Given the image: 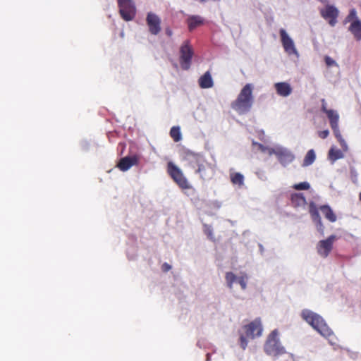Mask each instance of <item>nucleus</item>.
<instances>
[{
	"instance_id": "1",
	"label": "nucleus",
	"mask_w": 361,
	"mask_h": 361,
	"mask_svg": "<svg viewBox=\"0 0 361 361\" xmlns=\"http://www.w3.org/2000/svg\"><path fill=\"white\" fill-rule=\"evenodd\" d=\"M252 90L253 85L251 83L246 84L232 104L233 109L240 114H246L250 110L254 100Z\"/></svg>"
},
{
	"instance_id": "2",
	"label": "nucleus",
	"mask_w": 361,
	"mask_h": 361,
	"mask_svg": "<svg viewBox=\"0 0 361 361\" xmlns=\"http://www.w3.org/2000/svg\"><path fill=\"white\" fill-rule=\"evenodd\" d=\"M301 317L307 323H308L314 329L323 336L329 337L332 334L331 329L326 324L324 319L318 314L305 309L302 311Z\"/></svg>"
},
{
	"instance_id": "3",
	"label": "nucleus",
	"mask_w": 361,
	"mask_h": 361,
	"mask_svg": "<svg viewBox=\"0 0 361 361\" xmlns=\"http://www.w3.org/2000/svg\"><path fill=\"white\" fill-rule=\"evenodd\" d=\"M187 159L190 166L193 169H196L195 172L202 178H208L212 176L213 169L211 165L206 161L203 156L195 153H188Z\"/></svg>"
},
{
	"instance_id": "4",
	"label": "nucleus",
	"mask_w": 361,
	"mask_h": 361,
	"mask_svg": "<svg viewBox=\"0 0 361 361\" xmlns=\"http://www.w3.org/2000/svg\"><path fill=\"white\" fill-rule=\"evenodd\" d=\"M243 329L244 334H241L240 335L239 341L240 347L245 350L247 346V338L253 339L262 335L263 328L261 319L259 318L255 319L248 324L244 325Z\"/></svg>"
},
{
	"instance_id": "5",
	"label": "nucleus",
	"mask_w": 361,
	"mask_h": 361,
	"mask_svg": "<svg viewBox=\"0 0 361 361\" xmlns=\"http://www.w3.org/2000/svg\"><path fill=\"white\" fill-rule=\"evenodd\" d=\"M265 353L271 356H279L286 353L285 348L281 345L277 329L273 330L268 336L264 345Z\"/></svg>"
},
{
	"instance_id": "6",
	"label": "nucleus",
	"mask_w": 361,
	"mask_h": 361,
	"mask_svg": "<svg viewBox=\"0 0 361 361\" xmlns=\"http://www.w3.org/2000/svg\"><path fill=\"white\" fill-rule=\"evenodd\" d=\"M168 172L180 188L182 189L191 188V185L183 175L182 171L173 162L168 164Z\"/></svg>"
},
{
	"instance_id": "7",
	"label": "nucleus",
	"mask_w": 361,
	"mask_h": 361,
	"mask_svg": "<svg viewBox=\"0 0 361 361\" xmlns=\"http://www.w3.org/2000/svg\"><path fill=\"white\" fill-rule=\"evenodd\" d=\"M119 12L126 21L132 20L135 16L136 9L133 0H118Z\"/></svg>"
},
{
	"instance_id": "8",
	"label": "nucleus",
	"mask_w": 361,
	"mask_h": 361,
	"mask_svg": "<svg viewBox=\"0 0 361 361\" xmlns=\"http://www.w3.org/2000/svg\"><path fill=\"white\" fill-rule=\"evenodd\" d=\"M279 33L281 37V41L285 52L289 56L294 55L297 59H298L300 57V54L295 47L293 39L283 28L280 30Z\"/></svg>"
},
{
	"instance_id": "9",
	"label": "nucleus",
	"mask_w": 361,
	"mask_h": 361,
	"mask_svg": "<svg viewBox=\"0 0 361 361\" xmlns=\"http://www.w3.org/2000/svg\"><path fill=\"white\" fill-rule=\"evenodd\" d=\"M180 65L183 69L188 70L190 66L191 59L193 55L192 48L186 41L180 49Z\"/></svg>"
},
{
	"instance_id": "10",
	"label": "nucleus",
	"mask_w": 361,
	"mask_h": 361,
	"mask_svg": "<svg viewBox=\"0 0 361 361\" xmlns=\"http://www.w3.org/2000/svg\"><path fill=\"white\" fill-rule=\"evenodd\" d=\"M338 10L332 5H326L324 8L320 10L321 16L326 20L331 26H334L337 23L338 16Z\"/></svg>"
},
{
	"instance_id": "11",
	"label": "nucleus",
	"mask_w": 361,
	"mask_h": 361,
	"mask_svg": "<svg viewBox=\"0 0 361 361\" xmlns=\"http://www.w3.org/2000/svg\"><path fill=\"white\" fill-rule=\"evenodd\" d=\"M146 22L151 34L157 35L161 31V19L155 13L149 12L147 15Z\"/></svg>"
},
{
	"instance_id": "12",
	"label": "nucleus",
	"mask_w": 361,
	"mask_h": 361,
	"mask_svg": "<svg viewBox=\"0 0 361 361\" xmlns=\"http://www.w3.org/2000/svg\"><path fill=\"white\" fill-rule=\"evenodd\" d=\"M277 158L279 161L283 166H286L295 159V155L288 149L279 146L277 152Z\"/></svg>"
},
{
	"instance_id": "13",
	"label": "nucleus",
	"mask_w": 361,
	"mask_h": 361,
	"mask_svg": "<svg viewBox=\"0 0 361 361\" xmlns=\"http://www.w3.org/2000/svg\"><path fill=\"white\" fill-rule=\"evenodd\" d=\"M140 158L137 155L127 156L121 158L117 164L118 169L122 171H128L131 166L137 165Z\"/></svg>"
},
{
	"instance_id": "14",
	"label": "nucleus",
	"mask_w": 361,
	"mask_h": 361,
	"mask_svg": "<svg viewBox=\"0 0 361 361\" xmlns=\"http://www.w3.org/2000/svg\"><path fill=\"white\" fill-rule=\"evenodd\" d=\"M274 88L276 93L283 97L289 96L293 91L290 85L286 82H280L274 84Z\"/></svg>"
},
{
	"instance_id": "15",
	"label": "nucleus",
	"mask_w": 361,
	"mask_h": 361,
	"mask_svg": "<svg viewBox=\"0 0 361 361\" xmlns=\"http://www.w3.org/2000/svg\"><path fill=\"white\" fill-rule=\"evenodd\" d=\"M310 213L311 214L313 221L316 224L317 230L323 232L324 226L322 223L321 217L319 216L317 208L314 202L310 204Z\"/></svg>"
},
{
	"instance_id": "16",
	"label": "nucleus",
	"mask_w": 361,
	"mask_h": 361,
	"mask_svg": "<svg viewBox=\"0 0 361 361\" xmlns=\"http://www.w3.org/2000/svg\"><path fill=\"white\" fill-rule=\"evenodd\" d=\"M349 30L357 40H361V21L359 19L352 22Z\"/></svg>"
},
{
	"instance_id": "17",
	"label": "nucleus",
	"mask_w": 361,
	"mask_h": 361,
	"mask_svg": "<svg viewBox=\"0 0 361 361\" xmlns=\"http://www.w3.org/2000/svg\"><path fill=\"white\" fill-rule=\"evenodd\" d=\"M199 85L202 88H210L213 86V80L209 72H206L199 80Z\"/></svg>"
},
{
	"instance_id": "18",
	"label": "nucleus",
	"mask_w": 361,
	"mask_h": 361,
	"mask_svg": "<svg viewBox=\"0 0 361 361\" xmlns=\"http://www.w3.org/2000/svg\"><path fill=\"white\" fill-rule=\"evenodd\" d=\"M320 210L324 215L325 218L327 219L329 221L335 222L336 221V216L329 205L322 206L320 207Z\"/></svg>"
},
{
	"instance_id": "19",
	"label": "nucleus",
	"mask_w": 361,
	"mask_h": 361,
	"mask_svg": "<svg viewBox=\"0 0 361 361\" xmlns=\"http://www.w3.org/2000/svg\"><path fill=\"white\" fill-rule=\"evenodd\" d=\"M326 116L329 120L330 126H335L338 124V119L339 116L337 111L330 109L329 111H326Z\"/></svg>"
},
{
	"instance_id": "20",
	"label": "nucleus",
	"mask_w": 361,
	"mask_h": 361,
	"mask_svg": "<svg viewBox=\"0 0 361 361\" xmlns=\"http://www.w3.org/2000/svg\"><path fill=\"white\" fill-rule=\"evenodd\" d=\"M315 158H316V155H315L314 151L313 149H310L307 152V154L303 159V162L302 164V166L305 167V166H308L312 164L315 160Z\"/></svg>"
},
{
	"instance_id": "21",
	"label": "nucleus",
	"mask_w": 361,
	"mask_h": 361,
	"mask_svg": "<svg viewBox=\"0 0 361 361\" xmlns=\"http://www.w3.org/2000/svg\"><path fill=\"white\" fill-rule=\"evenodd\" d=\"M203 23V19L199 16H192L188 18V26L190 30Z\"/></svg>"
},
{
	"instance_id": "22",
	"label": "nucleus",
	"mask_w": 361,
	"mask_h": 361,
	"mask_svg": "<svg viewBox=\"0 0 361 361\" xmlns=\"http://www.w3.org/2000/svg\"><path fill=\"white\" fill-rule=\"evenodd\" d=\"M344 155L341 150L331 147L329 152V157L332 161L343 158Z\"/></svg>"
},
{
	"instance_id": "23",
	"label": "nucleus",
	"mask_w": 361,
	"mask_h": 361,
	"mask_svg": "<svg viewBox=\"0 0 361 361\" xmlns=\"http://www.w3.org/2000/svg\"><path fill=\"white\" fill-rule=\"evenodd\" d=\"M336 238V235H331L327 239L320 240L319 248H331Z\"/></svg>"
},
{
	"instance_id": "24",
	"label": "nucleus",
	"mask_w": 361,
	"mask_h": 361,
	"mask_svg": "<svg viewBox=\"0 0 361 361\" xmlns=\"http://www.w3.org/2000/svg\"><path fill=\"white\" fill-rule=\"evenodd\" d=\"M231 180L233 184L242 186L244 182V176L240 173H231Z\"/></svg>"
},
{
	"instance_id": "25",
	"label": "nucleus",
	"mask_w": 361,
	"mask_h": 361,
	"mask_svg": "<svg viewBox=\"0 0 361 361\" xmlns=\"http://www.w3.org/2000/svg\"><path fill=\"white\" fill-rule=\"evenodd\" d=\"M170 135L175 142H178L181 140L180 130L178 126H173L170 130Z\"/></svg>"
},
{
	"instance_id": "26",
	"label": "nucleus",
	"mask_w": 361,
	"mask_h": 361,
	"mask_svg": "<svg viewBox=\"0 0 361 361\" xmlns=\"http://www.w3.org/2000/svg\"><path fill=\"white\" fill-rule=\"evenodd\" d=\"M292 202L296 206L305 205L306 200L302 194H295L292 196Z\"/></svg>"
},
{
	"instance_id": "27",
	"label": "nucleus",
	"mask_w": 361,
	"mask_h": 361,
	"mask_svg": "<svg viewBox=\"0 0 361 361\" xmlns=\"http://www.w3.org/2000/svg\"><path fill=\"white\" fill-rule=\"evenodd\" d=\"M226 281L227 283V286L230 289L233 288V283L237 281L238 277L233 272H227L226 274Z\"/></svg>"
},
{
	"instance_id": "28",
	"label": "nucleus",
	"mask_w": 361,
	"mask_h": 361,
	"mask_svg": "<svg viewBox=\"0 0 361 361\" xmlns=\"http://www.w3.org/2000/svg\"><path fill=\"white\" fill-rule=\"evenodd\" d=\"M247 276L246 274H242L239 277H238L237 281L243 290H245L247 287Z\"/></svg>"
},
{
	"instance_id": "29",
	"label": "nucleus",
	"mask_w": 361,
	"mask_h": 361,
	"mask_svg": "<svg viewBox=\"0 0 361 361\" xmlns=\"http://www.w3.org/2000/svg\"><path fill=\"white\" fill-rule=\"evenodd\" d=\"M310 188V185L307 182H302L293 185V188L298 190H308Z\"/></svg>"
},
{
	"instance_id": "30",
	"label": "nucleus",
	"mask_w": 361,
	"mask_h": 361,
	"mask_svg": "<svg viewBox=\"0 0 361 361\" xmlns=\"http://www.w3.org/2000/svg\"><path fill=\"white\" fill-rule=\"evenodd\" d=\"M204 232L209 239H211V240L214 239L213 229H212V226L204 224Z\"/></svg>"
},
{
	"instance_id": "31",
	"label": "nucleus",
	"mask_w": 361,
	"mask_h": 361,
	"mask_svg": "<svg viewBox=\"0 0 361 361\" xmlns=\"http://www.w3.org/2000/svg\"><path fill=\"white\" fill-rule=\"evenodd\" d=\"M356 19H358L357 17V12L355 8H353L350 11L349 14L345 18V22H349L353 20H355Z\"/></svg>"
},
{
	"instance_id": "32",
	"label": "nucleus",
	"mask_w": 361,
	"mask_h": 361,
	"mask_svg": "<svg viewBox=\"0 0 361 361\" xmlns=\"http://www.w3.org/2000/svg\"><path fill=\"white\" fill-rule=\"evenodd\" d=\"M324 60L327 66H338L337 63L330 56H326Z\"/></svg>"
},
{
	"instance_id": "33",
	"label": "nucleus",
	"mask_w": 361,
	"mask_h": 361,
	"mask_svg": "<svg viewBox=\"0 0 361 361\" xmlns=\"http://www.w3.org/2000/svg\"><path fill=\"white\" fill-rule=\"evenodd\" d=\"M331 128H332L334 133L336 137L337 138L338 141L340 140L341 138H343L341 136V132L339 130V128H338V124L337 126H336V127L331 126Z\"/></svg>"
},
{
	"instance_id": "34",
	"label": "nucleus",
	"mask_w": 361,
	"mask_h": 361,
	"mask_svg": "<svg viewBox=\"0 0 361 361\" xmlns=\"http://www.w3.org/2000/svg\"><path fill=\"white\" fill-rule=\"evenodd\" d=\"M278 147L279 146H276L274 148L267 147V153L269 155L275 154L277 157Z\"/></svg>"
},
{
	"instance_id": "35",
	"label": "nucleus",
	"mask_w": 361,
	"mask_h": 361,
	"mask_svg": "<svg viewBox=\"0 0 361 361\" xmlns=\"http://www.w3.org/2000/svg\"><path fill=\"white\" fill-rule=\"evenodd\" d=\"M256 174L258 176V178L262 180H266L267 179L265 172L262 170H258L256 172Z\"/></svg>"
},
{
	"instance_id": "36",
	"label": "nucleus",
	"mask_w": 361,
	"mask_h": 361,
	"mask_svg": "<svg viewBox=\"0 0 361 361\" xmlns=\"http://www.w3.org/2000/svg\"><path fill=\"white\" fill-rule=\"evenodd\" d=\"M329 134V131L328 130H324L323 131L319 132V136L322 139L327 137Z\"/></svg>"
},
{
	"instance_id": "37",
	"label": "nucleus",
	"mask_w": 361,
	"mask_h": 361,
	"mask_svg": "<svg viewBox=\"0 0 361 361\" xmlns=\"http://www.w3.org/2000/svg\"><path fill=\"white\" fill-rule=\"evenodd\" d=\"M330 251L331 250H319L318 252L322 257H326L329 255Z\"/></svg>"
},
{
	"instance_id": "38",
	"label": "nucleus",
	"mask_w": 361,
	"mask_h": 361,
	"mask_svg": "<svg viewBox=\"0 0 361 361\" xmlns=\"http://www.w3.org/2000/svg\"><path fill=\"white\" fill-rule=\"evenodd\" d=\"M338 142H340L343 151H347L348 145H347V143L345 142V141L344 140V139L341 138L340 140H338Z\"/></svg>"
},
{
	"instance_id": "39",
	"label": "nucleus",
	"mask_w": 361,
	"mask_h": 361,
	"mask_svg": "<svg viewBox=\"0 0 361 361\" xmlns=\"http://www.w3.org/2000/svg\"><path fill=\"white\" fill-rule=\"evenodd\" d=\"M171 269V267L168 263H164L161 266V270L164 272H167Z\"/></svg>"
},
{
	"instance_id": "40",
	"label": "nucleus",
	"mask_w": 361,
	"mask_h": 361,
	"mask_svg": "<svg viewBox=\"0 0 361 361\" xmlns=\"http://www.w3.org/2000/svg\"><path fill=\"white\" fill-rule=\"evenodd\" d=\"M322 110L325 114H326V111L330 110V109H327V108H326V103L325 102V99H324L322 100Z\"/></svg>"
},
{
	"instance_id": "41",
	"label": "nucleus",
	"mask_w": 361,
	"mask_h": 361,
	"mask_svg": "<svg viewBox=\"0 0 361 361\" xmlns=\"http://www.w3.org/2000/svg\"><path fill=\"white\" fill-rule=\"evenodd\" d=\"M254 145H256L258 146L259 149L263 152H267V147H265L264 145H262V144H259V143H257V142H253Z\"/></svg>"
},
{
	"instance_id": "42",
	"label": "nucleus",
	"mask_w": 361,
	"mask_h": 361,
	"mask_svg": "<svg viewBox=\"0 0 361 361\" xmlns=\"http://www.w3.org/2000/svg\"><path fill=\"white\" fill-rule=\"evenodd\" d=\"M165 32L169 37H171L173 35V32L169 27L166 28Z\"/></svg>"
},
{
	"instance_id": "43",
	"label": "nucleus",
	"mask_w": 361,
	"mask_h": 361,
	"mask_svg": "<svg viewBox=\"0 0 361 361\" xmlns=\"http://www.w3.org/2000/svg\"><path fill=\"white\" fill-rule=\"evenodd\" d=\"M359 199H360V200L361 201V192H360V195H359Z\"/></svg>"
}]
</instances>
